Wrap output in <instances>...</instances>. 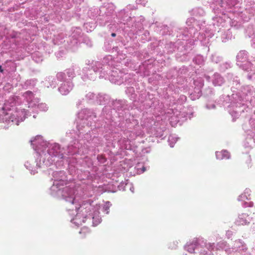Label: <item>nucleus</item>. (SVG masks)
I'll return each instance as SVG.
<instances>
[{
	"mask_svg": "<svg viewBox=\"0 0 255 255\" xmlns=\"http://www.w3.org/2000/svg\"><path fill=\"white\" fill-rule=\"evenodd\" d=\"M112 36L115 37L116 36V34L113 33L112 34Z\"/></svg>",
	"mask_w": 255,
	"mask_h": 255,
	"instance_id": "0eeeda50",
	"label": "nucleus"
},
{
	"mask_svg": "<svg viewBox=\"0 0 255 255\" xmlns=\"http://www.w3.org/2000/svg\"><path fill=\"white\" fill-rule=\"evenodd\" d=\"M90 233V230L88 228L86 227L82 228L79 232L80 239H84L86 238L88 236H89Z\"/></svg>",
	"mask_w": 255,
	"mask_h": 255,
	"instance_id": "f03ea898",
	"label": "nucleus"
},
{
	"mask_svg": "<svg viewBox=\"0 0 255 255\" xmlns=\"http://www.w3.org/2000/svg\"><path fill=\"white\" fill-rule=\"evenodd\" d=\"M218 153L221 154L223 157L227 158H229L230 156V153L226 150H223L219 153H217V155H218Z\"/></svg>",
	"mask_w": 255,
	"mask_h": 255,
	"instance_id": "7ed1b4c3",
	"label": "nucleus"
},
{
	"mask_svg": "<svg viewBox=\"0 0 255 255\" xmlns=\"http://www.w3.org/2000/svg\"><path fill=\"white\" fill-rule=\"evenodd\" d=\"M143 170L145 171V168L144 167L143 168Z\"/></svg>",
	"mask_w": 255,
	"mask_h": 255,
	"instance_id": "6e6552de",
	"label": "nucleus"
},
{
	"mask_svg": "<svg viewBox=\"0 0 255 255\" xmlns=\"http://www.w3.org/2000/svg\"><path fill=\"white\" fill-rule=\"evenodd\" d=\"M250 193H251L250 190L247 189L245 190L244 193L241 196L243 198H244V197L246 196V198L248 199V198L247 197L246 194H247L249 196L250 195Z\"/></svg>",
	"mask_w": 255,
	"mask_h": 255,
	"instance_id": "20e7f679",
	"label": "nucleus"
},
{
	"mask_svg": "<svg viewBox=\"0 0 255 255\" xmlns=\"http://www.w3.org/2000/svg\"><path fill=\"white\" fill-rule=\"evenodd\" d=\"M91 205L89 204H84L80 206L78 209L79 213L82 212V215L85 217L87 216V214L90 212Z\"/></svg>",
	"mask_w": 255,
	"mask_h": 255,
	"instance_id": "f257e3e1",
	"label": "nucleus"
},
{
	"mask_svg": "<svg viewBox=\"0 0 255 255\" xmlns=\"http://www.w3.org/2000/svg\"><path fill=\"white\" fill-rule=\"evenodd\" d=\"M24 95L26 96H32L33 94L31 91H27L24 93Z\"/></svg>",
	"mask_w": 255,
	"mask_h": 255,
	"instance_id": "39448f33",
	"label": "nucleus"
},
{
	"mask_svg": "<svg viewBox=\"0 0 255 255\" xmlns=\"http://www.w3.org/2000/svg\"><path fill=\"white\" fill-rule=\"evenodd\" d=\"M0 72L1 73H3V69H2V66H0Z\"/></svg>",
	"mask_w": 255,
	"mask_h": 255,
	"instance_id": "423d86ee",
	"label": "nucleus"
}]
</instances>
